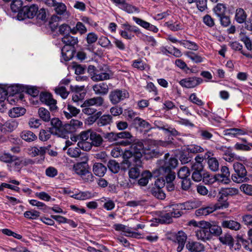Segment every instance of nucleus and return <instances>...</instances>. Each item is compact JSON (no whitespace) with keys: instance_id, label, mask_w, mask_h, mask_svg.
I'll use <instances>...</instances> for the list:
<instances>
[{"instance_id":"1","label":"nucleus","mask_w":252,"mask_h":252,"mask_svg":"<svg viewBox=\"0 0 252 252\" xmlns=\"http://www.w3.org/2000/svg\"><path fill=\"white\" fill-rule=\"evenodd\" d=\"M128 150H125L124 155V162L126 167L129 168L132 164L135 163L140 165L142 164L141 158L144 155L148 154L150 152L144 149L142 141L138 140L130 144Z\"/></svg>"},{"instance_id":"2","label":"nucleus","mask_w":252,"mask_h":252,"mask_svg":"<svg viewBox=\"0 0 252 252\" xmlns=\"http://www.w3.org/2000/svg\"><path fill=\"white\" fill-rule=\"evenodd\" d=\"M169 153L165 154L164 159L160 161L159 167L154 173L155 176L159 175L165 176L173 174L176 175L175 172L173 170L177 167L178 160L176 158H169Z\"/></svg>"},{"instance_id":"3","label":"nucleus","mask_w":252,"mask_h":252,"mask_svg":"<svg viewBox=\"0 0 252 252\" xmlns=\"http://www.w3.org/2000/svg\"><path fill=\"white\" fill-rule=\"evenodd\" d=\"M233 169L235 173L231 175V179L233 182L240 183L249 180V178L247 176V170L245 166L242 163L239 162L234 163Z\"/></svg>"},{"instance_id":"4","label":"nucleus","mask_w":252,"mask_h":252,"mask_svg":"<svg viewBox=\"0 0 252 252\" xmlns=\"http://www.w3.org/2000/svg\"><path fill=\"white\" fill-rule=\"evenodd\" d=\"M128 92L124 89H116L111 91L109 95V98L113 105H116L129 97Z\"/></svg>"},{"instance_id":"5","label":"nucleus","mask_w":252,"mask_h":252,"mask_svg":"<svg viewBox=\"0 0 252 252\" xmlns=\"http://www.w3.org/2000/svg\"><path fill=\"white\" fill-rule=\"evenodd\" d=\"M170 209L169 211L172 213L174 218H179L184 214L183 211L191 209L192 207L189 202L174 204L169 206Z\"/></svg>"},{"instance_id":"6","label":"nucleus","mask_w":252,"mask_h":252,"mask_svg":"<svg viewBox=\"0 0 252 252\" xmlns=\"http://www.w3.org/2000/svg\"><path fill=\"white\" fill-rule=\"evenodd\" d=\"M83 126V123L79 120L72 119L69 124H65L63 125L62 130L63 135H60V137L66 138L68 133H73L76 129L81 127Z\"/></svg>"},{"instance_id":"7","label":"nucleus","mask_w":252,"mask_h":252,"mask_svg":"<svg viewBox=\"0 0 252 252\" xmlns=\"http://www.w3.org/2000/svg\"><path fill=\"white\" fill-rule=\"evenodd\" d=\"M38 7L37 5L33 4L30 6H24L23 13H20L18 20L22 21L26 19H32L37 14Z\"/></svg>"},{"instance_id":"8","label":"nucleus","mask_w":252,"mask_h":252,"mask_svg":"<svg viewBox=\"0 0 252 252\" xmlns=\"http://www.w3.org/2000/svg\"><path fill=\"white\" fill-rule=\"evenodd\" d=\"M41 102L49 106L51 111H56L58 108L56 104L57 100L52 97L51 94L42 92L39 94Z\"/></svg>"},{"instance_id":"9","label":"nucleus","mask_w":252,"mask_h":252,"mask_svg":"<svg viewBox=\"0 0 252 252\" xmlns=\"http://www.w3.org/2000/svg\"><path fill=\"white\" fill-rule=\"evenodd\" d=\"M203 82L199 77H192L181 79L179 83L183 88L191 89L196 87Z\"/></svg>"},{"instance_id":"10","label":"nucleus","mask_w":252,"mask_h":252,"mask_svg":"<svg viewBox=\"0 0 252 252\" xmlns=\"http://www.w3.org/2000/svg\"><path fill=\"white\" fill-rule=\"evenodd\" d=\"M119 141L117 144L123 146L130 145L133 141V137L131 133L127 131H123L118 133Z\"/></svg>"},{"instance_id":"11","label":"nucleus","mask_w":252,"mask_h":252,"mask_svg":"<svg viewBox=\"0 0 252 252\" xmlns=\"http://www.w3.org/2000/svg\"><path fill=\"white\" fill-rule=\"evenodd\" d=\"M50 124L51 127H49L50 131L53 135H57L60 137V135H63V128L62 122L57 118H54L50 119Z\"/></svg>"},{"instance_id":"12","label":"nucleus","mask_w":252,"mask_h":252,"mask_svg":"<svg viewBox=\"0 0 252 252\" xmlns=\"http://www.w3.org/2000/svg\"><path fill=\"white\" fill-rule=\"evenodd\" d=\"M76 53L75 47H69V46H64L62 48L61 62H68L72 59Z\"/></svg>"},{"instance_id":"13","label":"nucleus","mask_w":252,"mask_h":252,"mask_svg":"<svg viewBox=\"0 0 252 252\" xmlns=\"http://www.w3.org/2000/svg\"><path fill=\"white\" fill-rule=\"evenodd\" d=\"M191 170L192 172H196L198 173H202L203 174L204 178L203 182L207 184H212L213 183V179L210 178V175L209 173L206 172L203 169V166L202 164H200L199 163H193L191 165Z\"/></svg>"},{"instance_id":"14","label":"nucleus","mask_w":252,"mask_h":252,"mask_svg":"<svg viewBox=\"0 0 252 252\" xmlns=\"http://www.w3.org/2000/svg\"><path fill=\"white\" fill-rule=\"evenodd\" d=\"M110 70L107 66H105L104 69L102 68L100 71H96L94 72L92 78L93 80L96 81L108 80L110 78Z\"/></svg>"},{"instance_id":"15","label":"nucleus","mask_w":252,"mask_h":252,"mask_svg":"<svg viewBox=\"0 0 252 252\" xmlns=\"http://www.w3.org/2000/svg\"><path fill=\"white\" fill-rule=\"evenodd\" d=\"M132 19L137 24L147 30L153 32L155 33H157L158 31V29L156 26L140 18L133 17Z\"/></svg>"},{"instance_id":"16","label":"nucleus","mask_w":252,"mask_h":252,"mask_svg":"<svg viewBox=\"0 0 252 252\" xmlns=\"http://www.w3.org/2000/svg\"><path fill=\"white\" fill-rule=\"evenodd\" d=\"M176 241L178 244V247L177 248V252H181L185 247V243L187 239V234L183 231H179L175 234Z\"/></svg>"},{"instance_id":"17","label":"nucleus","mask_w":252,"mask_h":252,"mask_svg":"<svg viewBox=\"0 0 252 252\" xmlns=\"http://www.w3.org/2000/svg\"><path fill=\"white\" fill-rule=\"evenodd\" d=\"M219 204H216L215 206L218 209L227 208L229 206V203L227 202L228 198L224 195V191L221 189L217 195Z\"/></svg>"},{"instance_id":"18","label":"nucleus","mask_w":252,"mask_h":252,"mask_svg":"<svg viewBox=\"0 0 252 252\" xmlns=\"http://www.w3.org/2000/svg\"><path fill=\"white\" fill-rule=\"evenodd\" d=\"M132 124L136 128L145 129L146 131L151 129V125L149 122L138 117L133 120Z\"/></svg>"},{"instance_id":"19","label":"nucleus","mask_w":252,"mask_h":252,"mask_svg":"<svg viewBox=\"0 0 252 252\" xmlns=\"http://www.w3.org/2000/svg\"><path fill=\"white\" fill-rule=\"evenodd\" d=\"M24 85L20 84L12 85L7 87L9 96H13L16 94H20L19 97L22 99L24 96L22 93L24 92Z\"/></svg>"},{"instance_id":"20","label":"nucleus","mask_w":252,"mask_h":252,"mask_svg":"<svg viewBox=\"0 0 252 252\" xmlns=\"http://www.w3.org/2000/svg\"><path fill=\"white\" fill-rule=\"evenodd\" d=\"M93 90L97 95H105L108 94L109 88L106 83L101 82L94 85Z\"/></svg>"},{"instance_id":"21","label":"nucleus","mask_w":252,"mask_h":252,"mask_svg":"<svg viewBox=\"0 0 252 252\" xmlns=\"http://www.w3.org/2000/svg\"><path fill=\"white\" fill-rule=\"evenodd\" d=\"M195 233L198 239L205 241L211 239L210 233L206 225L204 227H198L195 231Z\"/></svg>"},{"instance_id":"22","label":"nucleus","mask_w":252,"mask_h":252,"mask_svg":"<svg viewBox=\"0 0 252 252\" xmlns=\"http://www.w3.org/2000/svg\"><path fill=\"white\" fill-rule=\"evenodd\" d=\"M186 247L189 251L191 252H202L205 251L204 245L197 242L189 241L187 242Z\"/></svg>"},{"instance_id":"23","label":"nucleus","mask_w":252,"mask_h":252,"mask_svg":"<svg viewBox=\"0 0 252 252\" xmlns=\"http://www.w3.org/2000/svg\"><path fill=\"white\" fill-rule=\"evenodd\" d=\"M23 2L22 0H13L10 4V8L13 13H17V19L20 13H23Z\"/></svg>"},{"instance_id":"24","label":"nucleus","mask_w":252,"mask_h":252,"mask_svg":"<svg viewBox=\"0 0 252 252\" xmlns=\"http://www.w3.org/2000/svg\"><path fill=\"white\" fill-rule=\"evenodd\" d=\"M173 218L172 213L169 211L168 212L161 213L158 218L157 219L158 222L161 224H170L173 222Z\"/></svg>"},{"instance_id":"25","label":"nucleus","mask_w":252,"mask_h":252,"mask_svg":"<svg viewBox=\"0 0 252 252\" xmlns=\"http://www.w3.org/2000/svg\"><path fill=\"white\" fill-rule=\"evenodd\" d=\"M87 158L86 161L77 162L74 165L73 169L77 174L80 175L84 174L83 173L87 170L90 169V167L87 163Z\"/></svg>"},{"instance_id":"26","label":"nucleus","mask_w":252,"mask_h":252,"mask_svg":"<svg viewBox=\"0 0 252 252\" xmlns=\"http://www.w3.org/2000/svg\"><path fill=\"white\" fill-rule=\"evenodd\" d=\"M62 41L64 44V46H69V47H75V45L78 42V38L74 37L69 34H66L62 38Z\"/></svg>"},{"instance_id":"27","label":"nucleus","mask_w":252,"mask_h":252,"mask_svg":"<svg viewBox=\"0 0 252 252\" xmlns=\"http://www.w3.org/2000/svg\"><path fill=\"white\" fill-rule=\"evenodd\" d=\"M18 126V123L15 120H9L2 125L1 131L4 132H12Z\"/></svg>"},{"instance_id":"28","label":"nucleus","mask_w":252,"mask_h":252,"mask_svg":"<svg viewBox=\"0 0 252 252\" xmlns=\"http://www.w3.org/2000/svg\"><path fill=\"white\" fill-rule=\"evenodd\" d=\"M217 208L214 206H207L201 207L195 211V215L196 216H207L216 210Z\"/></svg>"},{"instance_id":"29","label":"nucleus","mask_w":252,"mask_h":252,"mask_svg":"<svg viewBox=\"0 0 252 252\" xmlns=\"http://www.w3.org/2000/svg\"><path fill=\"white\" fill-rule=\"evenodd\" d=\"M93 171L96 176L103 177L107 171V168L102 163L96 162L93 165Z\"/></svg>"},{"instance_id":"30","label":"nucleus","mask_w":252,"mask_h":252,"mask_svg":"<svg viewBox=\"0 0 252 252\" xmlns=\"http://www.w3.org/2000/svg\"><path fill=\"white\" fill-rule=\"evenodd\" d=\"M220 241L223 245H227L231 250L233 251L234 239L229 233H225L219 238Z\"/></svg>"},{"instance_id":"31","label":"nucleus","mask_w":252,"mask_h":252,"mask_svg":"<svg viewBox=\"0 0 252 252\" xmlns=\"http://www.w3.org/2000/svg\"><path fill=\"white\" fill-rule=\"evenodd\" d=\"M30 154L32 157H34L37 156H40L41 158L44 160L45 158V154L46 152V149L45 147H40L39 148L33 147L31 148L30 150Z\"/></svg>"},{"instance_id":"32","label":"nucleus","mask_w":252,"mask_h":252,"mask_svg":"<svg viewBox=\"0 0 252 252\" xmlns=\"http://www.w3.org/2000/svg\"><path fill=\"white\" fill-rule=\"evenodd\" d=\"M221 226L223 228H229L231 230H237L241 227V224L237 221L233 220H225L221 222Z\"/></svg>"},{"instance_id":"33","label":"nucleus","mask_w":252,"mask_h":252,"mask_svg":"<svg viewBox=\"0 0 252 252\" xmlns=\"http://www.w3.org/2000/svg\"><path fill=\"white\" fill-rule=\"evenodd\" d=\"M153 177V174L148 170L144 171L141 174V178L138 181V185L141 186H145L149 182V180Z\"/></svg>"},{"instance_id":"34","label":"nucleus","mask_w":252,"mask_h":252,"mask_svg":"<svg viewBox=\"0 0 252 252\" xmlns=\"http://www.w3.org/2000/svg\"><path fill=\"white\" fill-rule=\"evenodd\" d=\"M104 102V99L101 97H95L86 100L84 102V105L87 106H92L96 105L100 106L102 105Z\"/></svg>"},{"instance_id":"35","label":"nucleus","mask_w":252,"mask_h":252,"mask_svg":"<svg viewBox=\"0 0 252 252\" xmlns=\"http://www.w3.org/2000/svg\"><path fill=\"white\" fill-rule=\"evenodd\" d=\"M21 138L28 142H31L37 139V136L32 131L30 130H24L21 134Z\"/></svg>"},{"instance_id":"36","label":"nucleus","mask_w":252,"mask_h":252,"mask_svg":"<svg viewBox=\"0 0 252 252\" xmlns=\"http://www.w3.org/2000/svg\"><path fill=\"white\" fill-rule=\"evenodd\" d=\"M206 226L208 227L211 239L212 235L218 236H220L222 233L221 227L218 225L211 224L210 223H208L206 224Z\"/></svg>"},{"instance_id":"37","label":"nucleus","mask_w":252,"mask_h":252,"mask_svg":"<svg viewBox=\"0 0 252 252\" xmlns=\"http://www.w3.org/2000/svg\"><path fill=\"white\" fill-rule=\"evenodd\" d=\"M89 141L91 142L93 146L95 147L99 146L103 142L101 135L95 132L92 131L90 135Z\"/></svg>"},{"instance_id":"38","label":"nucleus","mask_w":252,"mask_h":252,"mask_svg":"<svg viewBox=\"0 0 252 252\" xmlns=\"http://www.w3.org/2000/svg\"><path fill=\"white\" fill-rule=\"evenodd\" d=\"M112 122V117L110 115H103L100 116L96 121L98 126H102L110 125Z\"/></svg>"},{"instance_id":"39","label":"nucleus","mask_w":252,"mask_h":252,"mask_svg":"<svg viewBox=\"0 0 252 252\" xmlns=\"http://www.w3.org/2000/svg\"><path fill=\"white\" fill-rule=\"evenodd\" d=\"M166 181L165 187L168 192H171L175 189V185L173 181L175 179L176 175L173 174L164 176Z\"/></svg>"},{"instance_id":"40","label":"nucleus","mask_w":252,"mask_h":252,"mask_svg":"<svg viewBox=\"0 0 252 252\" xmlns=\"http://www.w3.org/2000/svg\"><path fill=\"white\" fill-rule=\"evenodd\" d=\"M150 192L158 199L163 200L166 197L165 193L160 188L152 187L150 189Z\"/></svg>"},{"instance_id":"41","label":"nucleus","mask_w":252,"mask_h":252,"mask_svg":"<svg viewBox=\"0 0 252 252\" xmlns=\"http://www.w3.org/2000/svg\"><path fill=\"white\" fill-rule=\"evenodd\" d=\"M247 16V15L243 9L238 8L236 9L235 19L237 22L239 24L245 23Z\"/></svg>"},{"instance_id":"42","label":"nucleus","mask_w":252,"mask_h":252,"mask_svg":"<svg viewBox=\"0 0 252 252\" xmlns=\"http://www.w3.org/2000/svg\"><path fill=\"white\" fill-rule=\"evenodd\" d=\"M19 159H20L19 157L12 156L9 153H4L0 155V160L5 163H11Z\"/></svg>"},{"instance_id":"43","label":"nucleus","mask_w":252,"mask_h":252,"mask_svg":"<svg viewBox=\"0 0 252 252\" xmlns=\"http://www.w3.org/2000/svg\"><path fill=\"white\" fill-rule=\"evenodd\" d=\"M132 165H133V167L129 169L128 175L130 178L135 179L140 176V170L139 167L141 166V164L140 165H138L134 163Z\"/></svg>"},{"instance_id":"44","label":"nucleus","mask_w":252,"mask_h":252,"mask_svg":"<svg viewBox=\"0 0 252 252\" xmlns=\"http://www.w3.org/2000/svg\"><path fill=\"white\" fill-rule=\"evenodd\" d=\"M26 111V109L24 107H14L10 110L9 115L12 118L19 117L23 115Z\"/></svg>"},{"instance_id":"45","label":"nucleus","mask_w":252,"mask_h":252,"mask_svg":"<svg viewBox=\"0 0 252 252\" xmlns=\"http://www.w3.org/2000/svg\"><path fill=\"white\" fill-rule=\"evenodd\" d=\"M179 43L189 50L197 51L199 48L198 45L195 42L190 40H182L179 41Z\"/></svg>"},{"instance_id":"46","label":"nucleus","mask_w":252,"mask_h":252,"mask_svg":"<svg viewBox=\"0 0 252 252\" xmlns=\"http://www.w3.org/2000/svg\"><path fill=\"white\" fill-rule=\"evenodd\" d=\"M125 153V151L124 152L120 147L114 148L111 152V155L114 158H118L120 156H122L123 160L122 161V164L124 167L123 168H128L126 167V163L124 162V155Z\"/></svg>"},{"instance_id":"47","label":"nucleus","mask_w":252,"mask_h":252,"mask_svg":"<svg viewBox=\"0 0 252 252\" xmlns=\"http://www.w3.org/2000/svg\"><path fill=\"white\" fill-rule=\"evenodd\" d=\"M208 167L213 171H217L219 169V163L216 158L209 157L207 159Z\"/></svg>"},{"instance_id":"48","label":"nucleus","mask_w":252,"mask_h":252,"mask_svg":"<svg viewBox=\"0 0 252 252\" xmlns=\"http://www.w3.org/2000/svg\"><path fill=\"white\" fill-rule=\"evenodd\" d=\"M213 10L217 16L220 17L225 15L226 7L225 4L219 3L214 8Z\"/></svg>"},{"instance_id":"49","label":"nucleus","mask_w":252,"mask_h":252,"mask_svg":"<svg viewBox=\"0 0 252 252\" xmlns=\"http://www.w3.org/2000/svg\"><path fill=\"white\" fill-rule=\"evenodd\" d=\"M38 114L40 119L43 121H50L51 119L50 113L47 109L43 107H40L38 109Z\"/></svg>"},{"instance_id":"50","label":"nucleus","mask_w":252,"mask_h":252,"mask_svg":"<svg viewBox=\"0 0 252 252\" xmlns=\"http://www.w3.org/2000/svg\"><path fill=\"white\" fill-rule=\"evenodd\" d=\"M179 159L182 164H186L192 159L191 155L187 151L186 152H181L179 154Z\"/></svg>"},{"instance_id":"51","label":"nucleus","mask_w":252,"mask_h":252,"mask_svg":"<svg viewBox=\"0 0 252 252\" xmlns=\"http://www.w3.org/2000/svg\"><path fill=\"white\" fill-rule=\"evenodd\" d=\"M248 238L244 241V248L250 252H252V228L249 230L248 232Z\"/></svg>"},{"instance_id":"52","label":"nucleus","mask_w":252,"mask_h":252,"mask_svg":"<svg viewBox=\"0 0 252 252\" xmlns=\"http://www.w3.org/2000/svg\"><path fill=\"white\" fill-rule=\"evenodd\" d=\"M29 202L32 206H36L39 209L42 210L44 213H48L50 209V207L46 206L44 203L35 199L30 200Z\"/></svg>"},{"instance_id":"53","label":"nucleus","mask_w":252,"mask_h":252,"mask_svg":"<svg viewBox=\"0 0 252 252\" xmlns=\"http://www.w3.org/2000/svg\"><path fill=\"white\" fill-rule=\"evenodd\" d=\"M24 92L26 93L33 97H36L39 94V91L35 86L24 85Z\"/></svg>"},{"instance_id":"54","label":"nucleus","mask_w":252,"mask_h":252,"mask_svg":"<svg viewBox=\"0 0 252 252\" xmlns=\"http://www.w3.org/2000/svg\"><path fill=\"white\" fill-rule=\"evenodd\" d=\"M102 115L101 111H98L96 113L89 116L86 119L85 123L86 125H91L97 121L98 119Z\"/></svg>"},{"instance_id":"55","label":"nucleus","mask_w":252,"mask_h":252,"mask_svg":"<svg viewBox=\"0 0 252 252\" xmlns=\"http://www.w3.org/2000/svg\"><path fill=\"white\" fill-rule=\"evenodd\" d=\"M185 55L195 63H200L203 61V58L194 52H186Z\"/></svg>"},{"instance_id":"56","label":"nucleus","mask_w":252,"mask_h":252,"mask_svg":"<svg viewBox=\"0 0 252 252\" xmlns=\"http://www.w3.org/2000/svg\"><path fill=\"white\" fill-rule=\"evenodd\" d=\"M108 169L113 173H117L120 170V165L118 162L116 160L111 159L107 164Z\"/></svg>"},{"instance_id":"57","label":"nucleus","mask_w":252,"mask_h":252,"mask_svg":"<svg viewBox=\"0 0 252 252\" xmlns=\"http://www.w3.org/2000/svg\"><path fill=\"white\" fill-rule=\"evenodd\" d=\"M215 148L216 150L220 152L223 156L229 155L230 154L232 155V148L231 147H227L223 145L217 144L216 145Z\"/></svg>"},{"instance_id":"58","label":"nucleus","mask_w":252,"mask_h":252,"mask_svg":"<svg viewBox=\"0 0 252 252\" xmlns=\"http://www.w3.org/2000/svg\"><path fill=\"white\" fill-rule=\"evenodd\" d=\"M166 26L173 32L178 31L182 30V25L180 23L175 22L173 23L172 21L167 22L165 23Z\"/></svg>"},{"instance_id":"59","label":"nucleus","mask_w":252,"mask_h":252,"mask_svg":"<svg viewBox=\"0 0 252 252\" xmlns=\"http://www.w3.org/2000/svg\"><path fill=\"white\" fill-rule=\"evenodd\" d=\"M75 198L78 200H83L90 199L93 197L92 194L91 192L87 191H80L78 193L75 194Z\"/></svg>"},{"instance_id":"60","label":"nucleus","mask_w":252,"mask_h":252,"mask_svg":"<svg viewBox=\"0 0 252 252\" xmlns=\"http://www.w3.org/2000/svg\"><path fill=\"white\" fill-rule=\"evenodd\" d=\"M103 137L110 142H116L117 143L119 141L118 133L114 132L103 133Z\"/></svg>"},{"instance_id":"61","label":"nucleus","mask_w":252,"mask_h":252,"mask_svg":"<svg viewBox=\"0 0 252 252\" xmlns=\"http://www.w3.org/2000/svg\"><path fill=\"white\" fill-rule=\"evenodd\" d=\"M40 216V213L36 210L27 211L24 213V216L30 220H35Z\"/></svg>"},{"instance_id":"62","label":"nucleus","mask_w":252,"mask_h":252,"mask_svg":"<svg viewBox=\"0 0 252 252\" xmlns=\"http://www.w3.org/2000/svg\"><path fill=\"white\" fill-rule=\"evenodd\" d=\"M177 175L181 179L187 178L190 175L189 170L187 167L184 166L179 169Z\"/></svg>"},{"instance_id":"63","label":"nucleus","mask_w":252,"mask_h":252,"mask_svg":"<svg viewBox=\"0 0 252 252\" xmlns=\"http://www.w3.org/2000/svg\"><path fill=\"white\" fill-rule=\"evenodd\" d=\"M77 145L80 149L85 151H90L93 146L91 142L89 140L79 141Z\"/></svg>"},{"instance_id":"64","label":"nucleus","mask_w":252,"mask_h":252,"mask_svg":"<svg viewBox=\"0 0 252 252\" xmlns=\"http://www.w3.org/2000/svg\"><path fill=\"white\" fill-rule=\"evenodd\" d=\"M83 173L80 176L85 182H92L94 181V176L90 171V169L87 170Z\"/></svg>"}]
</instances>
